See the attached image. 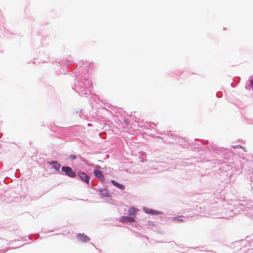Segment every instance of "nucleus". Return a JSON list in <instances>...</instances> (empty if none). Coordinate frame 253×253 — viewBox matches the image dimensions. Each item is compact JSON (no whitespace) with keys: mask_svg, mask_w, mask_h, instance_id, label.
<instances>
[{"mask_svg":"<svg viewBox=\"0 0 253 253\" xmlns=\"http://www.w3.org/2000/svg\"><path fill=\"white\" fill-rule=\"evenodd\" d=\"M49 164L52 166V167L56 170H58L60 168V164L57 161H52L49 162Z\"/></svg>","mask_w":253,"mask_h":253,"instance_id":"nucleus-6","label":"nucleus"},{"mask_svg":"<svg viewBox=\"0 0 253 253\" xmlns=\"http://www.w3.org/2000/svg\"><path fill=\"white\" fill-rule=\"evenodd\" d=\"M144 211L147 213H150V214H155L156 213V212L153 211L151 209H147V208H144Z\"/></svg>","mask_w":253,"mask_h":253,"instance_id":"nucleus-9","label":"nucleus"},{"mask_svg":"<svg viewBox=\"0 0 253 253\" xmlns=\"http://www.w3.org/2000/svg\"><path fill=\"white\" fill-rule=\"evenodd\" d=\"M100 194L102 195L103 196H108V192L105 190H101L100 191Z\"/></svg>","mask_w":253,"mask_h":253,"instance_id":"nucleus-10","label":"nucleus"},{"mask_svg":"<svg viewBox=\"0 0 253 253\" xmlns=\"http://www.w3.org/2000/svg\"><path fill=\"white\" fill-rule=\"evenodd\" d=\"M120 221L122 223L129 222L131 223L134 221V219L132 217L123 216H121L119 219Z\"/></svg>","mask_w":253,"mask_h":253,"instance_id":"nucleus-3","label":"nucleus"},{"mask_svg":"<svg viewBox=\"0 0 253 253\" xmlns=\"http://www.w3.org/2000/svg\"><path fill=\"white\" fill-rule=\"evenodd\" d=\"M78 175L82 181L86 182V183H89V177L86 174L83 172H80L78 173Z\"/></svg>","mask_w":253,"mask_h":253,"instance_id":"nucleus-4","label":"nucleus"},{"mask_svg":"<svg viewBox=\"0 0 253 253\" xmlns=\"http://www.w3.org/2000/svg\"><path fill=\"white\" fill-rule=\"evenodd\" d=\"M174 220L175 221H182L183 220L181 216L175 217V218H174Z\"/></svg>","mask_w":253,"mask_h":253,"instance_id":"nucleus-11","label":"nucleus"},{"mask_svg":"<svg viewBox=\"0 0 253 253\" xmlns=\"http://www.w3.org/2000/svg\"><path fill=\"white\" fill-rule=\"evenodd\" d=\"M78 240L82 242L86 243L89 241V238L84 234H78L77 235Z\"/></svg>","mask_w":253,"mask_h":253,"instance_id":"nucleus-2","label":"nucleus"},{"mask_svg":"<svg viewBox=\"0 0 253 253\" xmlns=\"http://www.w3.org/2000/svg\"><path fill=\"white\" fill-rule=\"evenodd\" d=\"M61 170L65 173L66 175L70 177L74 178L76 176L75 172L70 167L63 166L61 168Z\"/></svg>","mask_w":253,"mask_h":253,"instance_id":"nucleus-1","label":"nucleus"},{"mask_svg":"<svg viewBox=\"0 0 253 253\" xmlns=\"http://www.w3.org/2000/svg\"><path fill=\"white\" fill-rule=\"evenodd\" d=\"M125 123L126 124V125H128V122L127 121H125Z\"/></svg>","mask_w":253,"mask_h":253,"instance_id":"nucleus-14","label":"nucleus"},{"mask_svg":"<svg viewBox=\"0 0 253 253\" xmlns=\"http://www.w3.org/2000/svg\"><path fill=\"white\" fill-rule=\"evenodd\" d=\"M94 174L95 176L99 178L101 181H103L105 180V177L100 170H94Z\"/></svg>","mask_w":253,"mask_h":253,"instance_id":"nucleus-5","label":"nucleus"},{"mask_svg":"<svg viewBox=\"0 0 253 253\" xmlns=\"http://www.w3.org/2000/svg\"><path fill=\"white\" fill-rule=\"evenodd\" d=\"M137 211V209L132 207L130 208L128 211V214L129 215H134L136 214V211Z\"/></svg>","mask_w":253,"mask_h":253,"instance_id":"nucleus-8","label":"nucleus"},{"mask_svg":"<svg viewBox=\"0 0 253 253\" xmlns=\"http://www.w3.org/2000/svg\"><path fill=\"white\" fill-rule=\"evenodd\" d=\"M251 85L252 86V89L253 90V80H252L250 82Z\"/></svg>","mask_w":253,"mask_h":253,"instance_id":"nucleus-12","label":"nucleus"},{"mask_svg":"<svg viewBox=\"0 0 253 253\" xmlns=\"http://www.w3.org/2000/svg\"><path fill=\"white\" fill-rule=\"evenodd\" d=\"M70 157H71V158H72L73 159H75L76 158V156H75V155H71V156H70Z\"/></svg>","mask_w":253,"mask_h":253,"instance_id":"nucleus-13","label":"nucleus"},{"mask_svg":"<svg viewBox=\"0 0 253 253\" xmlns=\"http://www.w3.org/2000/svg\"><path fill=\"white\" fill-rule=\"evenodd\" d=\"M111 183L119 189L123 190L125 188V186L124 185L120 184L114 180H111Z\"/></svg>","mask_w":253,"mask_h":253,"instance_id":"nucleus-7","label":"nucleus"}]
</instances>
